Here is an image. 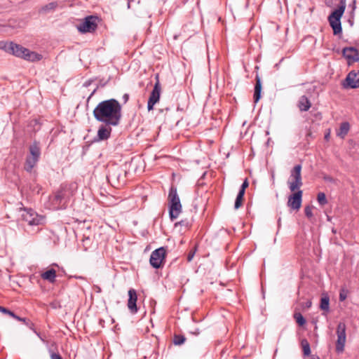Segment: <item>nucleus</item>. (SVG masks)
I'll list each match as a JSON object with an SVG mask.
<instances>
[{"label":"nucleus","instance_id":"obj_1","mask_svg":"<svg viewBox=\"0 0 359 359\" xmlns=\"http://www.w3.org/2000/svg\"><path fill=\"white\" fill-rule=\"evenodd\" d=\"M95 118L107 126H117L122 118V107L116 99L100 102L93 110Z\"/></svg>","mask_w":359,"mask_h":359},{"label":"nucleus","instance_id":"obj_2","mask_svg":"<svg viewBox=\"0 0 359 359\" xmlns=\"http://www.w3.org/2000/svg\"><path fill=\"white\" fill-rule=\"evenodd\" d=\"M302 165H296L291 171L290 180L288 181L289 188L291 191L297 190L295 193L290 195L288 198L287 205L293 210H299L302 205V191L299 188L302 186Z\"/></svg>","mask_w":359,"mask_h":359},{"label":"nucleus","instance_id":"obj_3","mask_svg":"<svg viewBox=\"0 0 359 359\" xmlns=\"http://www.w3.org/2000/svg\"><path fill=\"white\" fill-rule=\"evenodd\" d=\"M1 48L10 54L23 58L27 61L36 62L42 59L41 55L36 52L31 51L21 45L13 42L6 43Z\"/></svg>","mask_w":359,"mask_h":359},{"label":"nucleus","instance_id":"obj_4","mask_svg":"<svg viewBox=\"0 0 359 359\" xmlns=\"http://www.w3.org/2000/svg\"><path fill=\"white\" fill-rule=\"evenodd\" d=\"M346 6V0H340V5L339 7L328 16L329 23L333 29L334 35L341 34L342 32L341 18L344 13Z\"/></svg>","mask_w":359,"mask_h":359},{"label":"nucleus","instance_id":"obj_5","mask_svg":"<svg viewBox=\"0 0 359 359\" xmlns=\"http://www.w3.org/2000/svg\"><path fill=\"white\" fill-rule=\"evenodd\" d=\"M169 215L171 220L177 218L182 211V205L177 192V188L171 187L168 194Z\"/></svg>","mask_w":359,"mask_h":359},{"label":"nucleus","instance_id":"obj_6","mask_svg":"<svg viewBox=\"0 0 359 359\" xmlns=\"http://www.w3.org/2000/svg\"><path fill=\"white\" fill-rule=\"evenodd\" d=\"M22 219L29 226H39L44 222V217L32 209H25L22 214Z\"/></svg>","mask_w":359,"mask_h":359},{"label":"nucleus","instance_id":"obj_7","mask_svg":"<svg viewBox=\"0 0 359 359\" xmlns=\"http://www.w3.org/2000/svg\"><path fill=\"white\" fill-rule=\"evenodd\" d=\"M346 324L343 322L339 323L336 331L337 335V339L336 341V351L338 353H342L344 351V346L346 341Z\"/></svg>","mask_w":359,"mask_h":359},{"label":"nucleus","instance_id":"obj_8","mask_svg":"<svg viewBox=\"0 0 359 359\" xmlns=\"http://www.w3.org/2000/svg\"><path fill=\"white\" fill-rule=\"evenodd\" d=\"M165 248L161 247L154 250L150 256L149 263L154 269H159L165 257Z\"/></svg>","mask_w":359,"mask_h":359},{"label":"nucleus","instance_id":"obj_9","mask_svg":"<svg viewBox=\"0 0 359 359\" xmlns=\"http://www.w3.org/2000/svg\"><path fill=\"white\" fill-rule=\"evenodd\" d=\"M97 18L88 16L77 25V29L81 33L92 32L97 28Z\"/></svg>","mask_w":359,"mask_h":359},{"label":"nucleus","instance_id":"obj_10","mask_svg":"<svg viewBox=\"0 0 359 359\" xmlns=\"http://www.w3.org/2000/svg\"><path fill=\"white\" fill-rule=\"evenodd\" d=\"M161 86L158 80H157L155 83L152 91L151 92L148 102H147V109L149 111H151L154 109V106L156 103L159 101L160 95H161Z\"/></svg>","mask_w":359,"mask_h":359},{"label":"nucleus","instance_id":"obj_11","mask_svg":"<svg viewBox=\"0 0 359 359\" xmlns=\"http://www.w3.org/2000/svg\"><path fill=\"white\" fill-rule=\"evenodd\" d=\"M123 170L117 166H114L109 170V173L107 175L108 180L113 184L115 183H124V179L122 176Z\"/></svg>","mask_w":359,"mask_h":359},{"label":"nucleus","instance_id":"obj_12","mask_svg":"<svg viewBox=\"0 0 359 359\" xmlns=\"http://www.w3.org/2000/svg\"><path fill=\"white\" fill-rule=\"evenodd\" d=\"M74 186H65L62 187L60 190H58L56 194H57V197L60 198V200H62V202L67 205V203L70 199V198L74 194Z\"/></svg>","mask_w":359,"mask_h":359},{"label":"nucleus","instance_id":"obj_13","mask_svg":"<svg viewBox=\"0 0 359 359\" xmlns=\"http://www.w3.org/2000/svg\"><path fill=\"white\" fill-rule=\"evenodd\" d=\"M345 88H357L359 87V72L351 71L346 79Z\"/></svg>","mask_w":359,"mask_h":359},{"label":"nucleus","instance_id":"obj_14","mask_svg":"<svg viewBox=\"0 0 359 359\" xmlns=\"http://www.w3.org/2000/svg\"><path fill=\"white\" fill-rule=\"evenodd\" d=\"M111 126L105 124L102 125L97 130V137L95 139V141L99 142L109 139L111 133Z\"/></svg>","mask_w":359,"mask_h":359},{"label":"nucleus","instance_id":"obj_15","mask_svg":"<svg viewBox=\"0 0 359 359\" xmlns=\"http://www.w3.org/2000/svg\"><path fill=\"white\" fill-rule=\"evenodd\" d=\"M343 55L348 62H354L359 60V55L356 48L353 47H346L343 49Z\"/></svg>","mask_w":359,"mask_h":359},{"label":"nucleus","instance_id":"obj_16","mask_svg":"<svg viewBox=\"0 0 359 359\" xmlns=\"http://www.w3.org/2000/svg\"><path fill=\"white\" fill-rule=\"evenodd\" d=\"M128 307L130 311L132 313H136L137 312V308L136 305V302L137 300V292L134 289H130L128 290Z\"/></svg>","mask_w":359,"mask_h":359},{"label":"nucleus","instance_id":"obj_17","mask_svg":"<svg viewBox=\"0 0 359 359\" xmlns=\"http://www.w3.org/2000/svg\"><path fill=\"white\" fill-rule=\"evenodd\" d=\"M29 154L28 156L34 157L36 159L39 160L41 156V148L39 142L34 141L32 142L29 147Z\"/></svg>","mask_w":359,"mask_h":359},{"label":"nucleus","instance_id":"obj_18","mask_svg":"<svg viewBox=\"0 0 359 359\" xmlns=\"http://www.w3.org/2000/svg\"><path fill=\"white\" fill-rule=\"evenodd\" d=\"M50 201L51 203V208L53 210L65 209L67 207L62 201L60 200L56 193L53 196L50 197Z\"/></svg>","mask_w":359,"mask_h":359},{"label":"nucleus","instance_id":"obj_19","mask_svg":"<svg viewBox=\"0 0 359 359\" xmlns=\"http://www.w3.org/2000/svg\"><path fill=\"white\" fill-rule=\"evenodd\" d=\"M311 106V102L309 101V98L303 95L300 97L299 102H298V107L302 111H307Z\"/></svg>","mask_w":359,"mask_h":359},{"label":"nucleus","instance_id":"obj_20","mask_svg":"<svg viewBox=\"0 0 359 359\" xmlns=\"http://www.w3.org/2000/svg\"><path fill=\"white\" fill-rule=\"evenodd\" d=\"M256 84L255 86L254 102L257 103L261 98L262 81L258 75L256 76Z\"/></svg>","mask_w":359,"mask_h":359},{"label":"nucleus","instance_id":"obj_21","mask_svg":"<svg viewBox=\"0 0 359 359\" xmlns=\"http://www.w3.org/2000/svg\"><path fill=\"white\" fill-rule=\"evenodd\" d=\"M39 161V160L36 159L34 157H30L27 155L24 165L25 170L28 172H31L33 168L36 165Z\"/></svg>","mask_w":359,"mask_h":359},{"label":"nucleus","instance_id":"obj_22","mask_svg":"<svg viewBox=\"0 0 359 359\" xmlns=\"http://www.w3.org/2000/svg\"><path fill=\"white\" fill-rule=\"evenodd\" d=\"M41 277L46 280H48L50 283H53L56 278V271L53 269H50L41 273Z\"/></svg>","mask_w":359,"mask_h":359},{"label":"nucleus","instance_id":"obj_23","mask_svg":"<svg viewBox=\"0 0 359 359\" xmlns=\"http://www.w3.org/2000/svg\"><path fill=\"white\" fill-rule=\"evenodd\" d=\"M350 129V125L348 122H343L341 123L339 130L337 132V136L341 138H344Z\"/></svg>","mask_w":359,"mask_h":359},{"label":"nucleus","instance_id":"obj_24","mask_svg":"<svg viewBox=\"0 0 359 359\" xmlns=\"http://www.w3.org/2000/svg\"><path fill=\"white\" fill-rule=\"evenodd\" d=\"M57 6L58 3L57 1H53L42 6L39 10V12L43 13H48L55 11Z\"/></svg>","mask_w":359,"mask_h":359},{"label":"nucleus","instance_id":"obj_25","mask_svg":"<svg viewBox=\"0 0 359 359\" xmlns=\"http://www.w3.org/2000/svg\"><path fill=\"white\" fill-rule=\"evenodd\" d=\"M320 308L325 312L330 310V298L327 295H323L320 299Z\"/></svg>","mask_w":359,"mask_h":359},{"label":"nucleus","instance_id":"obj_26","mask_svg":"<svg viewBox=\"0 0 359 359\" xmlns=\"http://www.w3.org/2000/svg\"><path fill=\"white\" fill-rule=\"evenodd\" d=\"M302 346L303 348L304 355L308 356L311 354L310 344L306 339L302 340Z\"/></svg>","mask_w":359,"mask_h":359},{"label":"nucleus","instance_id":"obj_27","mask_svg":"<svg viewBox=\"0 0 359 359\" xmlns=\"http://www.w3.org/2000/svg\"><path fill=\"white\" fill-rule=\"evenodd\" d=\"M245 194H243L241 192H238V195L236 196L235 203H234V208L236 210L238 209L241 207L243 200V196Z\"/></svg>","mask_w":359,"mask_h":359},{"label":"nucleus","instance_id":"obj_28","mask_svg":"<svg viewBox=\"0 0 359 359\" xmlns=\"http://www.w3.org/2000/svg\"><path fill=\"white\" fill-rule=\"evenodd\" d=\"M317 200L318 203L323 206L327 203V200L326 198V196L323 192H320L318 194Z\"/></svg>","mask_w":359,"mask_h":359},{"label":"nucleus","instance_id":"obj_29","mask_svg":"<svg viewBox=\"0 0 359 359\" xmlns=\"http://www.w3.org/2000/svg\"><path fill=\"white\" fill-rule=\"evenodd\" d=\"M185 340L184 336L175 334L173 338V344L175 345H182L184 343Z\"/></svg>","mask_w":359,"mask_h":359},{"label":"nucleus","instance_id":"obj_30","mask_svg":"<svg viewBox=\"0 0 359 359\" xmlns=\"http://www.w3.org/2000/svg\"><path fill=\"white\" fill-rule=\"evenodd\" d=\"M294 318H295L297 323L301 326L304 325L306 323L305 318L299 313H294Z\"/></svg>","mask_w":359,"mask_h":359},{"label":"nucleus","instance_id":"obj_31","mask_svg":"<svg viewBox=\"0 0 359 359\" xmlns=\"http://www.w3.org/2000/svg\"><path fill=\"white\" fill-rule=\"evenodd\" d=\"M312 210L313 208L311 206H306L304 208V212L307 217L311 218L313 216Z\"/></svg>","mask_w":359,"mask_h":359},{"label":"nucleus","instance_id":"obj_32","mask_svg":"<svg viewBox=\"0 0 359 359\" xmlns=\"http://www.w3.org/2000/svg\"><path fill=\"white\" fill-rule=\"evenodd\" d=\"M0 312L5 313V314H8L11 317L14 316V313L13 311H10L8 309L4 308L1 306H0Z\"/></svg>","mask_w":359,"mask_h":359},{"label":"nucleus","instance_id":"obj_33","mask_svg":"<svg viewBox=\"0 0 359 359\" xmlns=\"http://www.w3.org/2000/svg\"><path fill=\"white\" fill-rule=\"evenodd\" d=\"M248 185H249V183H248V179H245L244 180V182H243V184H242V185L241 187V189H240L238 192H241L243 194H245V189L248 187Z\"/></svg>","mask_w":359,"mask_h":359},{"label":"nucleus","instance_id":"obj_34","mask_svg":"<svg viewBox=\"0 0 359 359\" xmlns=\"http://www.w3.org/2000/svg\"><path fill=\"white\" fill-rule=\"evenodd\" d=\"M347 297V292L346 290L342 289L339 292V301L343 302L344 301Z\"/></svg>","mask_w":359,"mask_h":359},{"label":"nucleus","instance_id":"obj_35","mask_svg":"<svg viewBox=\"0 0 359 359\" xmlns=\"http://www.w3.org/2000/svg\"><path fill=\"white\" fill-rule=\"evenodd\" d=\"M12 318L16 319L18 321L23 322L27 325L29 324V323L28 321H27L26 318H21V317L15 315V313H14V316H13Z\"/></svg>","mask_w":359,"mask_h":359},{"label":"nucleus","instance_id":"obj_36","mask_svg":"<svg viewBox=\"0 0 359 359\" xmlns=\"http://www.w3.org/2000/svg\"><path fill=\"white\" fill-rule=\"evenodd\" d=\"M196 248H195L194 250H191V251L189 252V254H188V255H187V261H188V262H191V261L193 259V258H194V255H195V252H196Z\"/></svg>","mask_w":359,"mask_h":359},{"label":"nucleus","instance_id":"obj_37","mask_svg":"<svg viewBox=\"0 0 359 359\" xmlns=\"http://www.w3.org/2000/svg\"><path fill=\"white\" fill-rule=\"evenodd\" d=\"M50 358L51 359H62L60 354L55 353H51Z\"/></svg>","mask_w":359,"mask_h":359},{"label":"nucleus","instance_id":"obj_38","mask_svg":"<svg viewBox=\"0 0 359 359\" xmlns=\"http://www.w3.org/2000/svg\"><path fill=\"white\" fill-rule=\"evenodd\" d=\"M177 224H180V225H182V226H185L187 227L190 225L189 222H187V220H182L180 222H178Z\"/></svg>","mask_w":359,"mask_h":359},{"label":"nucleus","instance_id":"obj_39","mask_svg":"<svg viewBox=\"0 0 359 359\" xmlns=\"http://www.w3.org/2000/svg\"><path fill=\"white\" fill-rule=\"evenodd\" d=\"M200 332L201 331L198 328H195L194 330L190 331V333L194 335H198Z\"/></svg>","mask_w":359,"mask_h":359},{"label":"nucleus","instance_id":"obj_40","mask_svg":"<svg viewBox=\"0 0 359 359\" xmlns=\"http://www.w3.org/2000/svg\"><path fill=\"white\" fill-rule=\"evenodd\" d=\"M123 99L124 102H126L129 99V95L126 93L124 94L123 96Z\"/></svg>","mask_w":359,"mask_h":359},{"label":"nucleus","instance_id":"obj_41","mask_svg":"<svg viewBox=\"0 0 359 359\" xmlns=\"http://www.w3.org/2000/svg\"><path fill=\"white\" fill-rule=\"evenodd\" d=\"M355 3H356V0H353L352 5H351L353 10H355Z\"/></svg>","mask_w":359,"mask_h":359},{"label":"nucleus","instance_id":"obj_42","mask_svg":"<svg viewBox=\"0 0 359 359\" xmlns=\"http://www.w3.org/2000/svg\"><path fill=\"white\" fill-rule=\"evenodd\" d=\"M329 137H330V133H328L327 134H326V135H325V138L326 140H328V139H329Z\"/></svg>","mask_w":359,"mask_h":359},{"label":"nucleus","instance_id":"obj_43","mask_svg":"<svg viewBox=\"0 0 359 359\" xmlns=\"http://www.w3.org/2000/svg\"><path fill=\"white\" fill-rule=\"evenodd\" d=\"M311 305V302H309L307 303V306H308V307H309Z\"/></svg>","mask_w":359,"mask_h":359},{"label":"nucleus","instance_id":"obj_44","mask_svg":"<svg viewBox=\"0 0 359 359\" xmlns=\"http://www.w3.org/2000/svg\"><path fill=\"white\" fill-rule=\"evenodd\" d=\"M128 8H130V2L128 4Z\"/></svg>","mask_w":359,"mask_h":359}]
</instances>
